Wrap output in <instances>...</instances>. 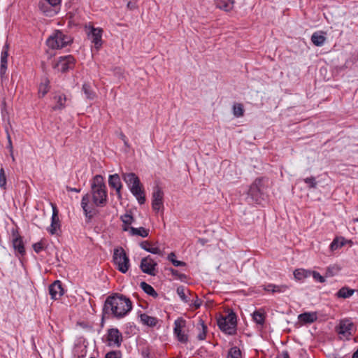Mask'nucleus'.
Segmentation results:
<instances>
[{
    "instance_id": "obj_1",
    "label": "nucleus",
    "mask_w": 358,
    "mask_h": 358,
    "mask_svg": "<svg viewBox=\"0 0 358 358\" xmlns=\"http://www.w3.org/2000/svg\"><path fill=\"white\" fill-rule=\"evenodd\" d=\"M132 309L131 300L125 296L115 294L106 298L103 308V315L106 317L120 319Z\"/></svg>"
},
{
    "instance_id": "obj_2",
    "label": "nucleus",
    "mask_w": 358,
    "mask_h": 358,
    "mask_svg": "<svg viewBox=\"0 0 358 358\" xmlns=\"http://www.w3.org/2000/svg\"><path fill=\"white\" fill-rule=\"evenodd\" d=\"M91 194L95 206L103 207L106 204L108 198L106 187L103 178L101 175H96L93 178Z\"/></svg>"
},
{
    "instance_id": "obj_3",
    "label": "nucleus",
    "mask_w": 358,
    "mask_h": 358,
    "mask_svg": "<svg viewBox=\"0 0 358 358\" xmlns=\"http://www.w3.org/2000/svg\"><path fill=\"white\" fill-rule=\"evenodd\" d=\"M217 323L220 329L225 334L234 335L236 333L237 317L232 310L227 316L219 317Z\"/></svg>"
},
{
    "instance_id": "obj_4",
    "label": "nucleus",
    "mask_w": 358,
    "mask_h": 358,
    "mask_svg": "<svg viewBox=\"0 0 358 358\" xmlns=\"http://www.w3.org/2000/svg\"><path fill=\"white\" fill-rule=\"evenodd\" d=\"M113 262L117 269L122 273H125L129 270V259L122 247L114 250Z\"/></svg>"
},
{
    "instance_id": "obj_5",
    "label": "nucleus",
    "mask_w": 358,
    "mask_h": 358,
    "mask_svg": "<svg viewBox=\"0 0 358 358\" xmlns=\"http://www.w3.org/2000/svg\"><path fill=\"white\" fill-rule=\"evenodd\" d=\"M71 41L69 36L65 35L61 31H56L47 40V45L52 49L62 48Z\"/></svg>"
},
{
    "instance_id": "obj_6",
    "label": "nucleus",
    "mask_w": 358,
    "mask_h": 358,
    "mask_svg": "<svg viewBox=\"0 0 358 358\" xmlns=\"http://www.w3.org/2000/svg\"><path fill=\"white\" fill-rule=\"evenodd\" d=\"M187 322L182 317H178L174 322L173 333L177 340L181 343L188 342V335L185 333Z\"/></svg>"
},
{
    "instance_id": "obj_7",
    "label": "nucleus",
    "mask_w": 358,
    "mask_h": 358,
    "mask_svg": "<svg viewBox=\"0 0 358 358\" xmlns=\"http://www.w3.org/2000/svg\"><path fill=\"white\" fill-rule=\"evenodd\" d=\"M262 180L257 178L250 185L248 191V199H250L252 201L257 203H259L263 199V187H262Z\"/></svg>"
},
{
    "instance_id": "obj_8",
    "label": "nucleus",
    "mask_w": 358,
    "mask_h": 358,
    "mask_svg": "<svg viewBox=\"0 0 358 358\" xmlns=\"http://www.w3.org/2000/svg\"><path fill=\"white\" fill-rule=\"evenodd\" d=\"M106 341L110 347L119 348L123 341L122 333L117 328L108 329Z\"/></svg>"
},
{
    "instance_id": "obj_9",
    "label": "nucleus",
    "mask_w": 358,
    "mask_h": 358,
    "mask_svg": "<svg viewBox=\"0 0 358 358\" xmlns=\"http://www.w3.org/2000/svg\"><path fill=\"white\" fill-rule=\"evenodd\" d=\"M75 64V59L72 55H67L60 57L58 61L55 64L54 68L57 69L59 71L64 73L69 69L73 68Z\"/></svg>"
},
{
    "instance_id": "obj_10",
    "label": "nucleus",
    "mask_w": 358,
    "mask_h": 358,
    "mask_svg": "<svg viewBox=\"0 0 358 358\" xmlns=\"http://www.w3.org/2000/svg\"><path fill=\"white\" fill-rule=\"evenodd\" d=\"M163 198L162 189L159 186L155 187L152 195V208L154 211L158 212L163 208Z\"/></svg>"
},
{
    "instance_id": "obj_11",
    "label": "nucleus",
    "mask_w": 358,
    "mask_h": 358,
    "mask_svg": "<svg viewBox=\"0 0 358 358\" xmlns=\"http://www.w3.org/2000/svg\"><path fill=\"white\" fill-rule=\"evenodd\" d=\"M157 265V264L150 257V256H148L141 259L140 268L143 273L150 275H155Z\"/></svg>"
},
{
    "instance_id": "obj_12",
    "label": "nucleus",
    "mask_w": 358,
    "mask_h": 358,
    "mask_svg": "<svg viewBox=\"0 0 358 358\" xmlns=\"http://www.w3.org/2000/svg\"><path fill=\"white\" fill-rule=\"evenodd\" d=\"M355 325L350 319H344L340 321L339 325L336 327V331L338 334L345 336H351Z\"/></svg>"
},
{
    "instance_id": "obj_13",
    "label": "nucleus",
    "mask_w": 358,
    "mask_h": 358,
    "mask_svg": "<svg viewBox=\"0 0 358 358\" xmlns=\"http://www.w3.org/2000/svg\"><path fill=\"white\" fill-rule=\"evenodd\" d=\"M102 32L103 30L100 28L92 27L90 32L88 34V37L94 43V48L99 50L102 45Z\"/></svg>"
},
{
    "instance_id": "obj_14",
    "label": "nucleus",
    "mask_w": 358,
    "mask_h": 358,
    "mask_svg": "<svg viewBox=\"0 0 358 358\" xmlns=\"http://www.w3.org/2000/svg\"><path fill=\"white\" fill-rule=\"evenodd\" d=\"M90 194H85L81 200V207L84 211L85 215L87 219V222H90L93 217L96 214V210L94 208H91L88 207V203L90 202Z\"/></svg>"
},
{
    "instance_id": "obj_15",
    "label": "nucleus",
    "mask_w": 358,
    "mask_h": 358,
    "mask_svg": "<svg viewBox=\"0 0 358 358\" xmlns=\"http://www.w3.org/2000/svg\"><path fill=\"white\" fill-rule=\"evenodd\" d=\"M51 206L52 208V215L51 218V224L48 230L51 234H55L60 228V223L57 206L54 203H51Z\"/></svg>"
},
{
    "instance_id": "obj_16",
    "label": "nucleus",
    "mask_w": 358,
    "mask_h": 358,
    "mask_svg": "<svg viewBox=\"0 0 358 358\" xmlns=\"http://www.w3.org/2000/svg\"><path fill=\"white\" fill-rule=\"evenodd\" d=\"M122 176L130 190L134 186L138 187L142 185L139 178L134 173H123Z\"/></svg>"
},
{
    "instance_id": "obj_17",
    "label": "nucleus",
    "mask_w": 358,
    "mask_h": 358,
    "mask_svg": "<svg viewBox=\"0 0 358 358\" xmlns=\"http://www.w3.org/2000/svg\"><path fill=\"white\" fill-rule=\"evenodd\" d=\"M49 293L52 299L57 300L64 294V289L59 280L55 281L49 287Z\"/></svg>"
},
{
    "instance_id": "obj_18",
    "label": "nucleus",
    "mask_w": 358,
    "mask_h": 358,
    "mask_svg": "<svg viewBox=\"0 0 358 358\" xmlns=\"http://www.w3.org/2000/svg\"><path fill=\"white\" fill-rule=\"evenodd\" d=\"M108 184L110 187L114 188L116 190L117 195L118 198L120 199L122 185L119 175L117 173L110 175L108 179Z\"/></svg>"
},
{
    "instance_id": "obj_19",
    "label": "nucleus",
    "mask_w": 358,
    "mask_h": 358,
    "mask_svg": "<svg viewBox=\"0 0 358 358\" xmlns=\"http://www.w3.org/2000/svg\"><path fill=\"white\" fill-rule=\"evenodd\" d=\"M8 44H6L3 47V49L1 52V66H0V76L1 78H3L6 73L7 69V59H8Z\"/></svg>"
},
{
    "instance_id": "obj_20",
    "label": "nucleus",
    "mask_w": 358,
    "mask_h": 358,
    "mask_svg": "<svg viewBox=\"0 0 358 358\" xmlns=\"http://www.w3.org/2000/svg\"><path fill=\"white\" fill-rule=\"evenodd\" d=\"M131 192L140 204H143L145 202V190L143 185L138 187H133L131 188Z\"/></svg>"
},
{
    "instance_id": "obj_21",
    "label": "nucleus",
    "mask_w": 358,
    "mask_h": 358,
    "mask_svg": "<svg viewBox=\"0 0 358 358\" xmlns=\"http://www.w3.org/2000/svg\"><path fill=\"white\" fill-rule=\"evenodd\" d=\"M289 289V286L287 285H276L274 284H268L264 286V289L266 292H270L272 294L274 293H283Z\"/></svg>"
},
{
    "instance_id": "obj_22",
    "label": "nucleus",
    "mask_w": 358,
    "mask_h": 358,
    "mask_svg": "<svg viewBox=\"0 0 358 358\" xmlns=\"http://www.w3.org/2000/svg\"><path fill=\"white\" fill-rule=\"evenodd\" d=\"M124 231H129V233L132 236H139L141 237H147L148 236V230L144 227L135 228L133 227H124Z\"/></svg>"
},
{
    "instance_id": "obj_23",
    "label": "nucleus",
    "mask_w": 358,
    "mask_h": 358,
    "mask_svg": "<svg viewBox=\"0 0 358 358\" xmlns=\"http://www.w3.org/2000/svg\"><path fill=\"white\" fill-rule=\"evenodd\" d=\"M141 322L146 326L153 327H155L158 322V320L152 316H150L145 313H142L140 315Z\"/></svg>"
},
{
    "instance_id": "obj_24",
    "label": "nucleus",
    "mask_w": 358,
    "mask_h": 358,
    "mask_svg": "<svg viewBox=\"0 0 358 358\" xmlns=\"http://www.w3.org/2000/svg\"><path fill=\"white\" fill-rule=\"evenodd\" d=\"M234 0H215L217 8L225 11H230L234 8Z\"/></svg>"
},
{
    "instance_id": "obj_25",
    "label": "nucleus",
    "mask_w": 358,
    "mask_h": 358,
    "mask_svg": "<svg viewBox=\"0 0 358 358\" xmlns=\"http://www.w3.org/2000/svg\"><path fill=\"white\" fill-rule=\"evenodd\" d=\"M13 245L14 249L18 252L22 256L25 254V250L22 238L20 236H16L13 240Z\"/></svg>"
},
{
    "instance_id": "obj_26",
    "label": "nucleus",
    "mask_w": 358,
    "mask_h": 358,
    "mask_svg": "<svg viewBox=\"0 0 358 358\" xmlns=\"http://www.w3.org/2000/svg\"><path fill=\"white\" fill-rule=\"evenodd\" d=\"M299 319L303 323H312L317 320V315L315 313H304L299 315Z\"/></svg>"
},
{
    "instance_id": "obj_27",
    "label": "nucleus",
    "mask_w": 358,
    "mask_h": 358,
    "mask_svg": "<svg viewBox=\"0 0 358 358\" xmlns=\"http://www.w3.org/2000/svg\"><path fill=\"white\" fill-rule=\"evenodd\" d=\"M56 100V105L52 106L53 110H62L65 107L66 97L64 94L56 95L54 96Z\"/></svg>"
},
{
    "instance_id": "obj_28",
    "label": "nucleus",
    "mask_w": 358,
    "mask_h": 358,
    "mask_svg": "<svg viewBox=\"0 0 358 358\" xmlns=\"http://www.w3.org/2000/svg\"><path fill=\"white\" fill-rule=\"evenodd\" d=\"M294 278L301 280L311 275V271L303 268H298L294 271Z\"/></svg>"
},
{
    "instance_id": "obj_29",
    "label": "nucleus",
    "mask_w": 358,
    "mask_h": 358,
    "mask_svg": "<svg viewBox=\"0 0 358 358\" xmlns=\"http://www.w3.org/2000/svg\"><path fill=\"white\" fill-rule=\"evenodd\" d=\"M140 245L143 250H145L150 253H152V254H160L161 253V250L159 248L152 247L151 243L147 241L141 242Z\"/></svg>"
},
{
    "instance_id": "obj_30",
    "label": "nucleus",
    "mask_w": 358,
    "mask_h": 358,
    "mask_svg": "<svg viewBox=\"0 0 358 358\" xmlns=\"http://www.w3.org/2000/svg\"><path fill=\"white\" fill-rule=\"evenodd\" d=\"M141 289L148 295L153 296L154 298L157 297L158 294L154 289V288L145 282H141L140 284Z\"/></svg>"
},
{
    "instance_id": "obj_31",
    "label": "nucleus",
    "mask_w": 358,
    "mask_h": 358,
    "mask_svg": "<svg viewBox=\"0 0 358 358\" xmlns=\"http://www.w3.org/2000/svg\"><path fill=\"white\" fill-rule=\"evenodd\" d=\"M354 292L355 289H350L348 287H343L336 293V296L338 298L346 299L351 296Z\"/></svg>"
},
{
    "instance_id": "obj_32",
    "label": "nucleus",
    "mask_w": 358,
    "mask_h": 358,
    "mask_svg": "<svg viewBox=\"0 0 358 358\" xmlns=\"http://www.w3.org/2000/svg\"><path fill=\"white\" fill-rule=\"evenodd\" d=\"M177 294L180 296V298L185 303H188L190 301H193V299H191L190 297H188L186 296V292H188L189 294H191L190 291L189 289H185L183 286H180L177 288Z\"/></svg>"
},
{
    "instance_id": "obj_33",
    "label": "nucleus",
    "mask_w": 358,
    "mask_h": 358,
    "mask_svg": "<svg viewBox=\"0 0 358 358\" xmlns=\"http://www.w3.org/2000/svg\"><path fill=\"white\" fill-rule=\"evenodd\" d=\"M49 80L45 78L38 87V95L40 97H43L49 91Z\"/></svg>"
},
{
    "instance_id": "obj_34",
    "label": "nucleus",
    "mask_w": 358,
    "mask_h": 358,
    "mask_svg": "<svg viewBox=\"0 0 358 358\" xmlns=\"http://www.w3.org/2000/svg\"><path fill=\"white\" fill-rule=\"evenodd\" d=\"M325 40H326V38L323 35H322L317 32L313 33V34L311 36V41L316 46L322 45L324 44Z\"/></svg>"
},
{
    "instance_id": "obj_35",
    "label": "nucleus",
    "mask_w": 358,
    "mask_h": 358,
    "mask_svg": "<svg viewBox=\"0 0 358 358\" xmlns=\"http://www.w3.org/2000/svg\"><path fill=\"white\" fill-rule=\"evenodd\" d=\"M345 242L346 241L343 237L336 238L331 243L330 248L331 250H336L339 248H341L342 246L345 245Z\"/></svg>"
},
{
    "instance_id": "obj_36",
    "label": "nucleus",
    "mask_w": 358,
    "mask_h": 358,
    "mask_svg": "<svg viewBox=\"0 0 358 358\" xmlns=\"http://www.w3.org/2000/svg\"><path fill=\"white\" fill-rule=\"evenodd\" d=\"M252 318L254 321L260 325H263L265 321L264 313L260 310H256L252 314Z\"/></svg>"
},
{
    "instance_id": "obj_37",
    "label": "nucleus",
    "mask_w": 358,
    "mask_h": 358,
    "mask_svg": "<svg viewBox=\"0 0 358 358\" xmlns=\"http://www.w3.org/2000/svg\"><path fill=\"white\" fill-rule=\"evenodd\" d=\"M227 358H241L240 349L236 346L231 348L228 352Z\"/></svg>"
},
{
    "instance_id": "obj_38",
    "label": "nucleus",
    "mask_w": 358,
    "mask_h": 358,
    "mask_svg": "<svg viewBox=\"0 0 358 358\" xmlns=\"http://www.w3.org/2000/svg\"><path fill=\"white\" fill-rule=\"evenodd\" d=\"M120 220L124 223V227H129V225L131 224L134 218L131 213H125L120 216Z\"/></svg>"
},
{
    "instance_id": "obj_39",
    "label": "nucleus",
    "mask_w": 358,
    "mask_h": 358,
    "mask_svg": "<svg viewBox=\"0 0 358 358\" xmlns=\"http://www.w3.org/2000/svg\"><path fill=\"white\" fill-rule=\"evenodd\" d=\"M83 91L89 99H93L95 96V93L92 90L90 84L84 83L83 85Z\"/></svg>"
},
{
    "instance_id": "obj_40",
    "label": "nucleus",
    "mask_w": 358,
    "mask_h": 358,
    "mask_svg": "<svg viewBox=\"0 0 358 358\" xmlns=\"http://www.w3.org/2000/svg\"><path fill=\"white\" fill-rule=\"evenodd\" d=\"M233 113L234 116L239 117H242L244 113L243 106L241 103H236L233 106Z\"/></svg>"
},
{
    "instance_id": "obj_41",
    "label": "nucleus",
    "mask_w": 358,
    "mask_h": 358,
    "mask_svg": "<svg viewBox=\"0 0 358 358\" xmlns=\"http://www.w3.org/2000/svg\"><path fill=\"white\" fill-rule=\"evenodd\" d=\"M199 324L201 325V330L197 336V338L200 341H203L206 337L207 326L204 324L202 320H200Z\"/></svg>"
},
{
    "instance_id": "obj_42",
    "label": "nucleus",
    "mask_w": 358,
    "mask_h": 358,
    "mask_svg": "<svg viewBox=\"0 0 358 358\" xmlns=\"http://www.w3.org/2000/svg\"><path fill=\"white\" fill-rule=\"evenodd\" d=\"M168 259L171 262V263L175 266H186V263L182 261L176 259V255L173 252H171L168 256Z\"/></svg>"
},
{
    "instance_id": "obj_43",
    "label": "nucleus",
    "mask_w": 358,
    "mask_h": 358,
    "mask_svg": "<svg viewBox=\"0 0 358 358\" xmlns=\"http://www.w3.org/2000/svg\"><path fill=\"white\" fill-rule=\"evenodd\" d=\"M6 176L3 168L0 169V187L6 189Z\"/></svg>"
},
{
    "instance_id": "obj_44",
    "label": "nucleus",
    "mask_w": 358,
    "mask_h": 358,
    "mask_svg": "<svg viewBox=\"0 0 358 358\" xmlns=\"http://www.w3.org/2000/svg\"><path fill=\"white\" fill-rule=\"evenodd\" d=\"M304 182L308 185L309 188H316L317 187V182H316L315 178L313 176L305 178Z\"/></svg>"
},
{
    "instance_id": "obj_45",
    "label": "nucleus",
    "mask_w": 358,
    "mask_h": 358,
    "mask_svg": "<svg viewBox=\"0 0 358 358\" xmlns=\"http://www.w3.org/2000/svg\"><path fill=\"white\" fill-rule=\"evenodd\" d=\"M105 358H122V353L120 350H112L106 353Z\"/></svg>"
},
{
    "instance_id": "obj_46",
    "label": "nucleus",
    "mask_w": 358,
    "mask_h": 358,
    "mask_svg": "<svg viewBox=\"0 0 358 358\" xmlns=\"http://www.w3.org/2000/svg\"><path fill=\"white\" fill-rule=\"evenodd\" d=\"M40 10L47 16V13L45 12V10H52L53 6L52 5H48L46 1H43L39 3L38 5Z\"/></svg>"
},
{
    "instance_id": "obj_47",
    "label": "nucleus",
    "mask_w": 358,
    "mask_h": 358,
    "mask_svg": "<svg viewBox=\"0 0 358 358\" xmlns=\"http://www.w3.org/2000/svg\"><path fill=\"white\" fill-rule=\"evenodd\" d=\"M311 275L314 278L315 280L320 282H324L325 278L324 277L322 276L317 271H311Z\"/></svg>"
},
{
    "instance_id": "obj_48",
    "label": "nucleus",
    "mask_w": 358,
    "mask_h": 358,
    "mask_svg": "<svg viewBox=\"0 0 358 358\" xmlns=\"http://www.w3.org/2000/svg\"><path fill=\"white\" fill-rule=\"evenodd\" d=\"M338 268L337 266L328 267L326 272V275L328 277L334 276L338 271Z\"/></svg>"
},
{
    "instance_id": "obj_49",
    "label": "nucleus",
    "mask_w": 358,
    "mask_h": 358,
    "mask_svg": "<svg viewBox=\"0 0 358 358\" xmlns=\"http://www.w3.org/2000/svg\"><path fill=\"white\" fill-rule=\"evenodd\" d=\"M170 271L173 275L176 276L180 280L185 279L187 277L185 274L180 273L178 270L170 268Z\"/></svg>"
},
{
    "instance_id": "obj_50",
    "label": "nucleus",
    "mask_w": 358,
    "mask_h": 358,
    "mask_svg": "<svg viewBox=\"0 0 358 358\" xmlns=\"http://www.w3.org/2000/svg\"><path fill=\"white\" fill-rule=\"evenodd\" d=\"M44 247L41 242L36 243L33 245V249L36 253L41 252L43 250Z\"/></svg>"
},
{
    "instance_id": "obj_51",
    "label": "nucleus",
    "mask_w": 358,
    "mask_h": 358,
    "mask_svg": "<svg viewBox=\"0 0 358 358\" xmlns=\"http://www.w3.org/2000/svg\"><path fill=\"white\" fill-rule=\"evenodd\" d=\"M119 137L123 141L124 146L128 149L130 148V145L128 143V140L122 132L119 134Z\"/></svg>"
},
{
    "instance_id": "obj_52",
    "label": "nucleus",
    "mask_w": 358,
    "mask_h": 358,
    "mask_svg": "<svg viewBox=\"0 0 358 358\" xmlns=\"http://www.w3.org/2000/svg\"><path fill=\"white\" fill-rule=\"evenodd\" d=\"M7 138H8V148L10 150V151L11 152V156L13 157V159L14 160L15 159H14V157L13 155V144H12V141H11L10 136L8 134V132H7Z\"/></svg>"
},
{
    "instance_id": "obj_53",
    "label": "nucleus",
    "mask_w": 358,
    "mask_h": 358,
    "mask_svg": "<svg viewBox=\"0 0 358 358\" xmlns=\"http://www.w3.org/2000/svg\"><path fill=\"white\" fill-rule=\"evenodd\" d=\"M196 299L193 302V306L195 308H199L201 305V301L198 298L197 296H195Z\"/></svg>"
},
{
    "instance_id": "obj_54",
    "label": "nucleus",
    "mask_w": 358,
    "mask_h": 358,
    "mask_svg": "<svg viewBox=\"0 0 358 358\" xmlns=\"http://www.w3.org/2000/svg\"><path fill=\"white\" fill-rule=\"evenodd\" d=\"M276 358H289V353L287 351H284L282 354L278 356Z\"/></svg>"
},
{
    "instance_id": "obj_55",
    "label": "nucleus",
    "mask_w": 358,
    "mask_h": 358,
    "mask_svg": "<svg viewBox=\"0 0 358 358\" xmlns=\"http://www.w3.org/2000/svg\"><path fill=\"white\" fill-rule=\"evenodd\" d=\"M66 189L69 192H80V189L71 187H69V186L66 187Z\"/></svg>"
},
{
    "instance_id": "obj_56",
    "label": "nucleus",
    "mask_w": 358,
    "mask_h": 358,
    "mask_svg": "<svg viewBox=\"0 0 358 358\" xmlns=\"http://www.w3.org/2000/svg\"><path fill=\"white\" fill-rule=\"evenodd\" d=\"M199 242L203 245L206 243V240L204 238H199Z\"/></svg>"
},
{
    "instance_id": "obj_57",
    "label": "nucleus",
    "mask_w": 358,
    "mask_h": 358,
    "mask_svg": "<svg viewBox=\"0 0 358 358\" xmlns=\"http://www.w3.org/2000/svg\"><path fill=\"white\" fill-rule=\"evenodd\" d=\"M352 358H358V348L357 350L353 353Z\"/></svg>"
},
{
    "instance_id": "obj_58",
    "label": "nucleus",
    "mask_w": 358,
    "mask_h": 358,
    "mask_svg": "<svg viewBox=\"0 0 358 358\" xmlns=\"http://www.w3.org/2000/svg\"><path fill=\"white\" fill-rule=\"evenodd\" d=\"M352 358H358V348L357 350L353 353Z\"/></svg>"
},
{
    "instance_id": "obj_59",
    "label": "nucleus",
    "mask_w": 358,
    "mask_h": 358,
    "mask_svg": "<svg viewBox=\"0 0 358 358\" xmlns=\"http://www.w3.org/2000/svg\"><path fill=\"white\" fill-rule=\"evenodd\" d=\"M127 7L130 9H132L134 8V6L132 5V3L131 2H129L127 3Z\"/></svg>"
},
{
    "instance_id": "obj_60",
    "label": "nucleus",
    "mask_w": 358,
    "mask_h": 358,
    "mask_svg": "<svg viewBox=\"0 0 358 358\" xmlns=\"http://www.w3.org/2000/svg\"><path fill=\"white\" fill-rule=\"evenodd\" d=\"M353 222H358V217H357V218L354 219V220H353Z\"/></svg>"
},
{
    "instance_id": "obj_61",
    "label": "nucleus",
    "mask_w": 358,
    "mask_h": 358,
    "mask_svg": "<svg viewBox=\"0 0 358 358\" xmlns=\"http://www.w3.org/2000/svg\"><path fill=\"white\" fill-rule=\"evenodd\" d=\"M90 358H95V357H90Z\"/></svg>"
}]
</instances>
